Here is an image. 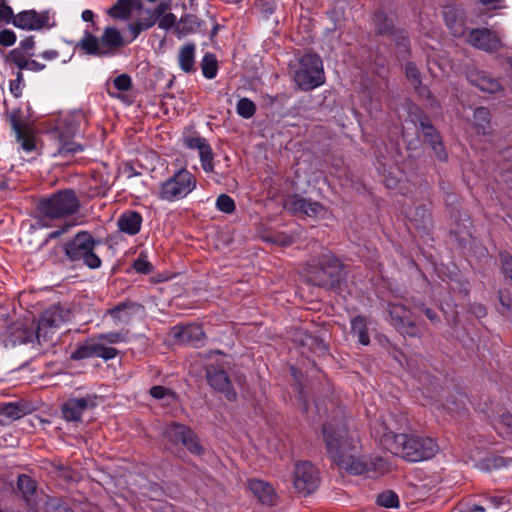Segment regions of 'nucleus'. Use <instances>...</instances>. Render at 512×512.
I'll return each instance as SVG.
<instances>
[{"mask_svg": "<svg viewBox=\"0 0 512 512\" xmlns=\"http://www.w3.org/2000/svg\"><path fill=\"white\" fill-rule=\"evenodd\" d=\"M407 424L405 416L390 412L373 423L371 434L385 449L407 462L433 458L439 451L437 442L418 432H401Z\"/></svg>", "mask_w": 512, "mask_h": 512, "instance_id": "f257e3e1", "label": "nucleus"}, {"mask_svg": "<svg viewBox=\"0 0 512 512\" xmlns=\"http://www.w3.org/2000/svg\"><path fill=\"white\" fill-rule=\"evenodd\" d=\"M323 439L332 461L341 469L359 475L365 469L360 455V436L351 419L333 420L323 426Z\"/></svg>", "mask_w": 512, "mask_h": 512, "instance_id": "f03ea898", "label": "nucleus"}, {"mask_svg": "<svg viewBox=\"0 0 512 512\" xmlns=\"http://www.w3.org/2000/svg\"><path fill=\"white\" fill-rule=\"evenodd\" d=\"M69 319V310L59 306H52L42 313L36 331L32 327H28L25 322H14L0 334V343L4 347L33 343L34 340L41 344L48 341L56 329Z\"/></svg>", "mask_w": 512, "mask_h": 512, "instance_id": "7ed1b4c3", "label": "nucleus"}, {"mask_svg": "<svg viewBox=\"0 0 512 512\" xmlns=\"http://www.w3.org/2000/svg\"><path fill=\"white\" fill-rule=\"evenodd\" d=\"M87 125L83 111L60 113L49 120L48 133L55 141L54 157H70L85 149L75 138L83 133Z\"/></svg>", "mask_w": 512, "mask_h": 512, "instance_id": "20e7f679", "label": "nucleus"}, {"mask_svg": "<svg viewBox=\"0 0 512 512\" xmlns=\"http://www.w3.org/2000/svg\"><path fill=\"white\" fill-rule=\"evenodd\" d=\"M79 205V200L72 190H63L49 198L41 199L38 204L41 216L37 224L40 227H50L51 220L65 219L74 214Z\"/></svg>", "mask_w": 512, "mask_h": 512, "instance_id": "39448f33", "label": "nucleus"}, {"mask_svg": "<svg viewBox=\"0 0 512 512\" xmlns=\"http://www.w3.org/2000/svg\"><path fill=\"white\" fill-rule=\"evenodd\" d=\"M124 45L121 33L114 27H107L100 38L85 31L77 47L93 56H112Z\"/></svg>", "mask_w": 512, "mask_h": 512, "instance_id": "423d86ee", "label": "nucleus"}, {"mask_svg": "<svg viewBox=\"0 0 512 512\" xmlns=\"http://www.w3.org/2000/svg\"><path fill=\"white\" fill-rule=\"evenodd\" d=\"M196 186V177L187 169H180L160 183L156 195L162 201L173 203L186 198Z\"/></svg>", "mask_w": 512, "mask_h": 512, "instance_id": "0eeeda50", "label": "nucleus"}, {"mask_svg": "<svg viewBox=\"0 0 512 512\" xmlns=\"http://www.w3.org/2000/svg\"><path fill=\"white\" fill-rule=\"evenodd\" d=\"M307 273L313 285L334 288L342 278V265L332 254L324 252L318 264H308Z\"/></svg>", "mask_w": 512, "mask_h": 512, "instance_id": "6e6552de", "label": "nucleus"}, {"mask_svg": "<svg viewBox=\"0 0 512 512\" xmlns=\"http://www.w3.org/2000/svg\"><path fill=\"white\" fill-rule=\"evenodd\" d=\"M293 80L304 90H312L324 83V70L321 59L315 54L303 55L295 65Z\"/></svg>", "mask_w": 512, "mask_h": 512, "instance_id": "1a4fd4ad", "label": "nucleus"}, {"mask_svg": "<svg viewBox=\"0 0 512 512\" xmlns=\"http://www.w3.org/2000/svg\"><path fill=\"white\" fill-rule=\"evenodd\" d=\"M136 13L139 20L147 29L157 22V14L152 9L145 8L142 0H118L109 10L110 16L126 19Z\"/></svg>", "mask_w": 512, "mask_h": 512, "instance_id": "9d476101", "label": "nucleus"}, {"mask_svg": "<svg viewBox=\"0 0 512 512\" xmlns=\"http://www.w3.org/2000/svg\"><path fill=\"white\" fill-rule=\"evenodd\" d=\"M319 472L309 461L295 464L293 472V485L296 491L303 495L313 493L319 486Z\"/></svg>", "mask_w": 512, "mask_h": 512, "instance_id": "9b49d317", "label": "nucleus"}, {"mask_svg": "<svg viewBox=\"0 0 512 512\" xmlns=\"http://www.w3.org/2000/svg\"><path fill=\"white\" fill-rule=\"evenodd\" d=\"M12 24L20 29L27 31L49 29L55 25L53 18L48 11L36 12L35 10H27L18 13Z\"/></svg>", "mask_w": 512, "mask_h": 512, "instance_id": "f8f14e48", "label": "nucleus"}, {"mask_svg": "<svg viewBox=\"0 0 512 512\" xmlns=\"http://www.w3.org/2000/svg\"><path fill=\"white\" fill-rule=\"evenodd\" d=\"M164 436L173 444H182L193 454L200 455L203 451L195 434L184 425L176 423L169 425Z\"/></svg>", "mask_w": 512, "mask_h": 512, "instance_id": "ddd939ff", "label": "nucleus"}, {"mask_svg": "<svg viewBox=\"0 0 512 512\" xmlns=\"http://www.w3.org/2000/svg\"><path fill=\"white\" fill-rule=\"evenodd\" d=\"M96 400L92 395L69 398L61 406L62 417L68 422H79L85 411L97 405Z\"/></svg>", "mask_w": 512, "mask_h": 512, "instance_id": "4468645a", "label": "nucleus"}, {"mask_svg": "<svg viewBox=\"0 0 512 512\" xmlns=\"http://www.w3.org/2000/svg\"><path fill=\"white\" fill-rule=\"evenodd\" d=\"M284 207L291 213L307 217H321L325 214V208L319 202L306 199L299 195H292L286 198Z\"/></svg>", "mask_w": 512, "mask_h": 512, "instance_id": "2eb2a0df", "label": "nucleus"}, {"mask_svg": "<svg viewBox=\"0 0 512 512\" xmlns=\"http://www.w3.org/2000/svg\"><path fill=\"white\" fill-rule=\"evenodd\" d=\"M117 349L107 347L101 340L90 341L79 346L71 355L74 360L98 357L104 360H110L117 356Z\"/></svg>", "mask_w": 512, "mask_h": 512, "instance_id": "dca6fc26", "label": "nucleus"}, {"mask_svg": "<svg viewBox=\"0 0 512 512\" xmlns=\"http://www.w3.org/2000/svg\"><path fill=\"white\" fill-rule=\"evenodd\" d=\"M389 315L392 325L398 331L409 336L417 334V328L411 321V312L402 303H390Z\"/></svg>", "mask_w": 512, "mask_h": 512, "instance_id": "f3484780", "label": "nucleus"}, {"mask_svg": "<svg viewBox=\"0 0 512 512\" xmlns=\"http://www.w3.org/2000/svg\"><path fill=\"white\" fill-rule=\"evenodd\" d=\"M141 308L142 307L136 303L123 302L108 309L104 314V320L108 319L111 325L115 327L125 326Z\"/></svg>", "mask_w": 512, "mask_h": 512, "instance_id": "a211bd4d", "label": "nucleus"}, {"mask_svg": "<svg viewBox=\"0 0 512 512\" xmlns=\"http://www.w3.org/2000/svg\"><path fill=\"white\" fill-rule=\"evenodd\" d=\"M468 42L477 49L495 52L502 47L501 39L486 28L474 29L468 35Z\"/></svg>", "mask_w": 512, "mask_h": 512, "instance_id": "6ab92c4d", "label": "nucleus"}, {"mask_svg": "<svg viewBox=\"0 0 512 512\" xmlns=\"http://www.w3.org/2000/svg\"><path fill=\"white\" fill-rule=\"evenodd\" d=\"M94 246L95 241L89 233L79 232L65 245V253L71 261H79L90 249H94Z\"/></svg>", "mask_w": 512, "mask_h": 512, "instance_id": "aec40b11", "label": "nucleus"}, {"mask_svg": "<svg viewBox=\"0 0 512 512\" xmlns=\"http://www.w3.org/2000/svg\"><path fill=\"white\" fill-rule=\"evenodd\" d=\"M206 374L207 380L213 389L223 393L229 401L236 399V392L232 388L231 382L223 369L210 367L207 369Z\"/></svg>", "mask_w": 512, "mask_h": 512, "instance_id": "412c9836", "label": "nucleus"}, {"mask_svg": "<svg viewBox=\"0 0 512 512\" xmlns=\"http://www.w3.org/2000/svg\"><path fill=\"white\" fill-rule=\"evenodd\" d=\"M184 144L191 149H197L201 160V166L207 173L213 171V153L207 141L199 136H188L184 138Z\"/></svg>", "mask_w": 512, "mask_h": 512, "instance_id": "4be33fe9", "label": "nucleus"}, {"mask_svg": "<svg viewBox=\"0 0 512 512\" xmlns=\"http://www.w3.org/2000/svg\"><path fill=\"white\" fill-rule=\"evenodd\" d=\"M468 81L479 90L487 93H496L501 89L497 79L491 77L485 71L470 69L467 72Z\"/></svg>", "mask_w": 512, "mask_h": 512, "instance_id": "5701e85b", "label": "nucleus"}, {"mask_svg": "<svg viewBox=\"0 0 512 512\" xmlns=\"http://www.w3.org/2000/svg\"><path fill=\"white\" fill-rule=\"evenodd\" d=\"M247 487L262 504L272 506L276 503L275 490L268 482L250 479Z\"/></svg>", "mask_w": 512, "mask_h": 512, "instance_id": "b1692460", "label": "nucleus"}, {"mask_svg": "<svg viewBox=\"0 0 512 512\" xmlns=\"http://www.w3.org/2000/svg\"><path fill=\"white\" fill-rule=\"evenodd\" d=\"M420 127L425 141L431 145L437 159L445 161L447 159V152L435 128L428 121H421Z\"/></svg>", "mask_w": 512, "mask_h": 512, "instance_id": "393cba45", "label": "nucleus"}, {"mask_svg": "<svg viewBox=\"0 0 512 512\" xmlns=\"http://www.w3.org/2000/svg\"><path fill=\"white\" fill-rule=\"evenodd\" d=\"M142 216L136 211H128L123 213L118 219L119 229L128 234L135 235L141 229Z\"/></svg>", "mask_w": 512, "mask_h": 512, "instance_id": "a878e982", "label": "nucleus"}, {"mask_svg": "<svg viewBox=\"0 0 512 512\" xmlns=\"http://www.w3.org/2000/svg\"><path fill=\"white\" fill-rule=\"evenodd\" d=\"M27 414V408L20 402H8L0 407V421L12 422Z\"/></svg>", "mask_w": 512, "mask_h": 512, "instance_id": "bb28decb", "label": "nucleus"}, {"mask_svg": "<svg viewBox=\"0 0 512 512\" xmlns=\"http://www.w3.org/2000/svg\"><path fill=\"white\" fill-rule=\"evenodd\" d=\"M180 68L187 73L194 71L195 65V45L187 44L183 46L178 54Z\"/></svg>", "mask_w": 512, "mask_h": 512, "instance_id": "cd10ccee", "label": "nucleus"}, {"mask_svg": "<svg viewBox=\"0 0 512 512\" xmlns=\"http://www.w3.org/2000/svg\"><path fill=\"white\" fill-rule=\"evenodd\" d=\"M200 26L199 19L194 15H186L180 19L176 26L178 38L195 33Z\"/></svg>", "mask_w": 512, "mask_h": 512, "instance_id": "c85d7f7f", "label": "nucleus"}, {"mask_svg": "<svg viewBox=\"0 0 512 512\" xmlns=\"http://www.w3.org/2000/svg\"><path fill=\"white\" fill-rule=\"evenodd\" d=\"M473 124L479 134H488L490 131V112L487 108L480 107L474 111Z\"/></svg>", "mask_w": 512, "mask_h": 512, "instance_id": "c756f323", "label": "nucleus"}, {"mask_svg": "<svg viewBox=\"0 0 512 512\" xmlns=\"http://www.w3.org/2000/svg\"><path fill=\"white\" fill-rule=\"evenodd\" d=\"M406 216L417 228H425L430 219V214L426 205L410 209L406 212Z\"/></svg>", "mask_w": 512, "mask_h": 512, "instance_id": "7c9ffc66", "label": "nucleus"}, {"mask_svg": "<svg viewBox=\"0 0 512 512\" xmlns=\"http://www.w3.org/2000/svg\"><path fill=\"white\" fill-rule=\"evenodd\" d=\"M351 330L354 336L358 337L359 343L368 345L370 342L367 333V321L363 316H357L351 321Z\"/></svg>", "mask_w": 512, "mask_h": 512, "instance_id": "2f4dec72", "label": "nucleus"}, {"mask_svg": "<svg viewBox=\"0 0 512 512\" xmlns=\"http://www.w3.org/2000/svg\"><path fill=\"white\" fill-rule=\"evenodd\" d=\"M406 77L411 81L414 85L415 89H417L418 93L421 96L430 97V92L426 87L421 86L420 74L417 67L413 63H407L405 66Z\"/></svg>", "mask_w": 512, "mask_h": 512, "instance_id": "473e14b6", "label": "nucleus"}, {"mask_svg": "<svg viewBox=\"0 0 512 512\" xmlns=\"http://www.w3.org/2000/svg\"><path fill=\"white\" fill-rule=\"evenodd\" d=\"M183 340L190 341L194 345H199L204 337L202 328L198 325L184 327L180 333Z\"/></svg>", "mask_w": 512, "mask_h": 512, "instance_id": "72a5a7b5", "label": "nucleus"}, {"mask_svg": "<svg viewBox=\"0 0 512 512\" xmlns=\"http://www.w3.org/2000/svg\"><path fill=\"white\" fill-rule=\"evenodd\" d=\"M496 429L500 435L512 438V414L503 412L496 421Z\"/></svg>", "mask_w": 512, "mask_h": 512, "instance_id": "f704fd0d", "label": "nucleus"}, {"mask_svg": "<svg viewBox=\"0 0 512 512\" xmlns=\"http://www.w3.org/2000/svg\"><path fill=\"white\" fill-rule=\"evenodd\" d=\"M18 488L23 494L25 500L29 503L30 497L36 491V483L29 476L23 474L18 477Z\"/></svg>", "mask_w": 512, "mask_h": 512, "instance_id": "c9c22d12", "label": "nucleus"}, {"mask_svg": "<svg viewBox=\"0 0 512 512\" xmlns=\"http://www.w3.org/2000/svg\"><path fill=\"white\" fill-rule=\"evenodd\" d=\"M376 503L384 508H398L399 497L394 491L386 490L377 496Z\"/></svg>", "mask_w": 512, "mask_h": 512, "instance_id": "e433bc0d", "label": "nucleus"}, {"mask_svg": "<svg viewBox=\"0 0 512 512\" xmlns=\"http://www.w3.org/2000/svg\"><path fill=\"white\" fill-rule=\"evenodd\" d=\"M202 73L207 79H213L217 75V60L214 55L206 54L201 62Z\"/></svg>", "mask_w": 512, "mask_h": 512, "instance_id": "4c0bfd02", "label": "nucleus"}, {"mask_svg": "<svg viewBox=\"0 0 512 512\" xmlns=\"http://www.w3.org/2000/svg\"><path fill=\"white\" fill-rule=\"evenodd\" d=\"M453 11H449L445 16V22L451 33L456 37H461L465 34L466 28L464 24V19L459 18V20H456L457 22L452 21V14Z\"/></svg>", "mask_w": 512, "mask_h": 512, "instance_id": "58836bf2", "label": "nucleus"}, {"mask_svg": "<svg viewBox=\"0 0 512 512\" xmlns=\"http://www.w3.org/2000/svg\"><path fill=\"white\" fill-rule=\"evenodd\" d=\"M363 462L365 464V469L361 474L367 472H376V473H384L387 469L386 462L381 457H373L369 460L363 458Z\"/></svg>", "mask_w": 512, "mask_h": 512, "instance_id": "ea45409f", "label": "nucleus"}, {"mask_svg": "<svg viewBox=\"0 0 512 512\" xmlns=\"http://www.w3.org/2000/svg\"><path fill=\"white\" fill-rule=\"evenodd\" d=\"M98 339L101 340L105 345L119 344L126 341L127 331L120 330L115 332L103 333L98 336Z\"/></svg>", "mask_w": 512, "mask_h": 512, "instance_id": "a19ab883", "label": "nucleus"}, {"mask_svg": "<svg viewBox=\"0 0 512 512\" xmlns=\"http://www.w3.org/2000/svg\"><path fill=\"white\" fill-rule=\"evenodd\" d=\"M236 109L240 116L249 119L255 114L256 106L250 99L242 98L238 101Z\"/></svg>", "mask_w": 512, "mask_h": 512, "instance_id": "79ce46f5", "label": "nucleus"}, {"mask_svg": "<svg viewBox=\"0 0 512 512\" xmlns=\"http://www.w3.org/2000/svg\"><path fill=\"white\" fill-rule=\"evenodd\" d=\"M374 23L378 33L389 34L392 32L393 24L390 19L382 12H378L374 16Z\"/></svg>", "mask_w": 512, "mask_h": 512, "instance_id": "37998d69", "label": "nucleus"}, {"mask_svg": "<svg viewBox=\"0 0 512 512\" xmlns=\"http://www.w3.org/2000/svg\"><path fill=\"white\" fill-rule=\"evenodd\" d=\"M215 205L216 208L223 213L230 214L235 210L234 200L226 194L219 195L216 199Z\"/></svg>", "mask_w": 512, "mask_h": 512, "instance_id": "c03bdc74", "label": "nucleus"}, {"mask_svg": "<svg viewBox=\"0 0 512 512\" xmlns=\"http://www.w3.org/2000/svg\"><path fill=\"white\" fill-rule=\"evenodd\" d=\"M150 394L152 397L156 399H165L174 400L175 394L171 392L169 389L163 386H154L150 389Z\"/></svg>", "mask_w": 512, "mask_h": 512, "instance_id": "a18cd8bd", "label": "nucleus"}, {"mask_svg": "<svg viewBox=\"0 0 512 512\" xmlns=\"http://www.w3.org/2000/svg\"><path fill=\"white\" fill-rule=\"evenodd\" d=\"M158 22L159 28L163 30H169L170 28H173L177 26V17L173 13H167L161 16Z\"/></svg>", "mask_w": 512, "mask_h": 512, "instance_id": "49530a36", "label": "nucleus"}, {"mask_svg": "<svg viewBox=\"0 0 512 512\" xmlns=\"http://www.w3.org/2000/svg\"><path fill=\"white\" fill-rule=\"evenodd\" d=\"M15 16L12 8L6 5L5 0H0V23H12Z\"/></svg>", "mask_w": 512, "mask_h": 512, "instance_id": "de8ad7c7", "label": "nucleus"}, {"mask_svg": "<svg viewBox=\"0 0 512 512\" xmlns=\"http://www.w3.org/2000/svg\"><path fill=\"white\" fill-rule=\"evenodd\" d=\"M113 84L119 91H128L131 88L132 80L129 75L121 74L114 79Z\"/></svg>", "mask_w": 512, "mask_h": 512, "instance_id": "09e8293b", "label": "nucleus"}, {"mask_svg": "<svg viewBox=\"0 0 512 512\" xmlns=\"http://www.w3.org/2000/svg\"><path fill=\"white\" fill-rule=\"evenodd\" d=\"M10 60L18 67L20 72L21 70H27L29 59L23 56L20 52L13 50L10 53Z\"/></svg>", "mask_w": 512, "mask_h": 512, "instance_id": "8fccbe9b", "label": "nucleus"}, {"mask_svg": "<svg viewBox=\"0 0 512 512\" xmlns=\"http://www.w3.org/2000/svg\"><path fill=\"white\" fill-rule=\"evenodd\" d=\"M94 249H90L87 254L81 259L91 269L99 268L101 265L100 258L94 253Z\"/></svg>", "mask_w": 512, "mask_h": 512, "instance_id": "3c124183", "label": "nucleus"}, {"mask_svg": "<svg viewBox=\"0 0 512 512\" xmlns=\"http://www.w3.org/2000/svg\"><path fill=\"white\" fill-rule=\"evenodd\" d=\"M16 42V35L12 30L4 29L0 31V44L6 47L12 46Z\"/></svg>", "mask_w": 512, "mask_h": 512, "instance_id": "603ef678", "label": "nucleus"}, {"mask_svg": "<svg viewBox=\"0 0 512 512\" xmlns=\"http://www.w3.org/2000/svg\"><path fill=\"white\" fill-rule=\"evenodd\" d=\"M23 89L22 73L18 71L16 79L10 82V92L15 97H20Z\"/></svg>", "mask_w": 512, "mask_h": 512, "instance_id": "864d4df0", "label": "nucleus"}, {"mask_svg": "<svg viewBox=\"0 0 512 512\" xmlns=\"http://www.w3.org/2000/svg\"><path fill=\"white\" fill-rule=\"evenodd\" d=\"M75 225H76L75 222L65 221L60 229L54 230L47 235L45 242H47L50 239H56V238L60 237L61 235L66 233L69 229L74 227Z\"/></svg>", "mask_w": 512, "mask_h": 512, "instance_id": "5fc2aeb1", "label": "nucleus"}, {"mask_svg": "<svg viewBox=\"0 0 512 512\" xmlns=\"http://www.w3.org/2000/svg\"><path fill=\"white\" fill-rule=\"evenodd\" d=\"M486 10L503 9L506 7L504 0H477Z\"/></svg>", "mask_w": 512, "mask_h": 512, "instance_id": "6e6d98bb", "label": "nucleus"}, {"mask_svg": "<svg viewBox=\"0 0 512 512\" xmlns=\"http://www.w3.org/2000/svg\"><path fill=\"white\" fill-rule=\"evenodd\" d=\"M381 172L385 178V184L388 188H395L397 184L400 182V179L394 176L392 171H386L385 166H383Z\"/></svg>", "mask_w": 512, "mask_h": 512, "instance_id": "4d7b16f0", "label": "nucleus"}, {"mask_svg": "<svg viewBox=\"0 0 512 512\" xmlns=\"http://www.w3.org/2000/svg\"><path fill=\"white\" fill-rule=\"evenodd\" d=\"M133 267L137 272L144 274L149 273L151 271V264L147 260L142 258L136 259L134 261Z\"/></svg>", "mask_w": 512, "mask_h": 512, "instance_id": "13d9d810", "label": "nucleus"}, {"mask_svg": "<svg viewBox=\"0 0 512 512\" xmlns=\"http://www.w3.org/2000/svg\"><path fill=\"white\" fill-rule=\"evenodd\" d=\"M18 140L20 142L21 147L25 151L30 152L35 149L34 140L32 138L23 136L20 131H18Z\"/></svg>", "mask_w": 512, "mask_h": 512, "instance_id": "bf43d9fd", "label": "nucleus"}, {"mask_svg": "<svg viewBox=\"0 0 512 512\" xmlns=\"http://www.w3.org/2000/svg\"><path fill=\"white\" fill-rule=\"evenodd\" d=\"M500 262L503 271L510 277L512 274V257L508 254H500Z\"/></svg>", "mask_w": 512, "mask_h": 512, "instance_id": "052dcab7", "label": "nucleus"}, {"mask_svg": "<svg viewBox=\"0 0 512 512\" xmlns=\"http://www.w3.org/2000/svg\"><path fill=\"white\" fill-rule=\"evenodd\" d=\"M128 28H129V31H130V33H131V35H132V37H131V40H130V41L135 40V39L138 37V35H139L143 30H146V29H147L146 27H144V26H143V24H142L139 20H137L136 22H133V23L129 24Z\"/></svg>", "mask_w": 512, "mask_h": 512, "instance_id": "680f3d73", "label": "nucleus"}, {"mask_svg": "<svg viewBox=\"0 0 512 512\" xmlns=\"http://www.w3.org/2000/svg\"><path fill=\"white\" fill-rule=\"evenodd\" d=\"M449 11H453L454 13H451L452 14V21L455 23L457 22L456 20H459V18H463V12L462 10L459 8V7H456V6H447L443 12V16L445 17L446 14L449 12Z\"/></svg>", "mask_w": 512, "mask_h": 512, "instance_id": "e2e57ef3", "label": "nucleus"}, {"mask_svg": "<svg viewBox=\"0 0 512 512\" xmlns=\"http://www.w3.org/2000/svg\"><path fill=\"white\" fill-rule=\"evenodd\" d=\"M27 65H28L27 70H31V71H35V72L41 71L45 68L44 64H41V63L37 62L36 60H29Z\"/></svg>", "mask_w": 512, "mask_h": 512, "instance_id": "0e129e2a", "label": "nucleus"}, {"mask_svg": "<svg viewBox=\"0 0 512 512\" xmlns=\"http://www.w3.org/2000/svg\"><path fill=\"white\" fill-rule=\"evenodd\" d=\"M397 46L400 50L406 51L408 48V40L405 36H397L395 38Z\"/></svg>", "mask_w": 512, "mask_h": 512, "instance_id": "69168bd1", "label": "nucleus"}, {"mask_svg": "<svg viewBox=\"0 0 512 512\" xmlns=\"http://www.w3.org/2000/svg\"><path fill=\"white\" fill-rule=\"evenodd\" d=\"M59 56L56 50H47L41 54V57L45 60H54Z\"/></svg>", "mask_w": 512, "mask_h": 512, "instance_id": "338daca9", "label": "nucleus"}, {"mask_svg": "<svg viewBox=\"0 0 512 512\" xmlns=\"http://www.w3.org/2000/svg\"><path fill=\"white\" fill-rule=\"evenodd\" d=\"M485 508L481 505L473 504L465 509H461L460 512H484Z\"/></svg>", "mask_w": 512, "mask_h": 512, "instance_id": "774afa93", "label": "nucleus"}]
</instances>
